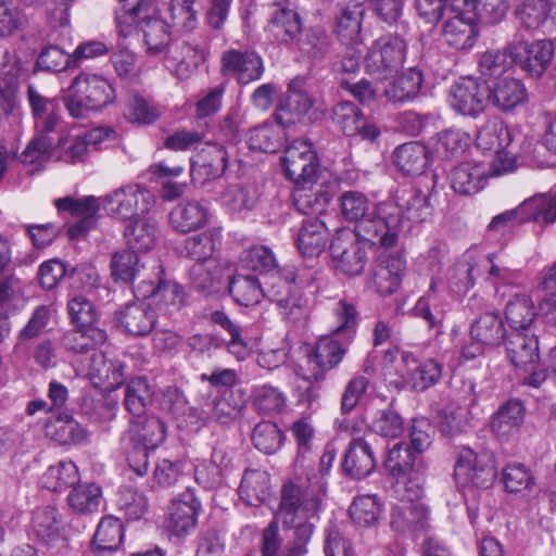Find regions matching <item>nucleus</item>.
<instances>
[{"label": "nucleus", "instance_id": "f257e3e1", "mask_svg": "<svg viewBox=\"0 0 556 556\" xmlns=\"http://www.w3.org/2000/svg\"><path fill=\"white\" fill-rule=\"evenodd\" d=\"M319 270L302 269L288 265L276 268L264 276V296L278 306L282 318L294 327H304L308 319V300L300 292L299 287L316 286L323 280Z\"/></svg>", "mask_w": 556, "mask_h": 556}, {"label": "nucleus", "instance_id": "f03ea898", "mask_svg": "<svg viewBox=\"0 0 556 556\" xmlns=\"http://www.w3.org/2000/svg\"><path fill=\"white\" fill-rule=\"evenodd\" d=\"M295 484H283L279 507L274 519L263 530L261 552L263 556H277L281 548L282 540L279 536L278 522L286 527L295 525L298 519H313L317 517L323 502V489L318 481L313 489L301 492Z\"/></svg>", "mask_w": 556, "mask_h": 556}, {"label": "nucleus", "instance_id": "7ed1b4c3", "mask_svg": "<svg viewBox=\"0 0 556 556\" xmlns=\"http://www.w3.org/2000/svg\"><path fill=\"white\" fill-rule=\"evenodd\" d=\"M432 214L429 197L417 189H405L379 202L378 217L384 220L383 248L397 243L401 232L413 223L427 220Z\"/></svg>", "mask_w": 556, "mask_h": 556}, {"label": "nucleus", "instance_id": "20e7f679", "mask_svg": "<svg viewBox=\"0 0 556 556\" xmlns=\"http://www.w3.org/2000/svg\"><path fill=\"white\" fill-rule=\"evenodd\" d=\"M116 24L121 36H129L132 29L141 33L150 54L161 53L170 41V26L160 17L152 0H138L130 10L117 13Z\"/></svg>", "mask_w": 556, "mask_h": 556}, {"label": "nucleus", "instance_id": "39448f33", "mask_svg": "<svg viewBox=\"0 0 556 556\" xmlns=\"http://www.w3.org/2000/svg\"><path fill=\"white\" fill-rule=\"evenodd\" d=\"M27 100L38 136L27 144L21 159L23 163L33 164L43 159L53 147L54 142L48 135L56 129L61 116L58 99L43 96L33 84L27 87Z\"/></svg>", "mask_w": 556, "mask_h": 556}, {"label": "nucleus", "instance_id": "423d86ee", "mask_svg": "<svg viewBox=\"0 0 556 556\" xmlns=\"http://www.w3.org/2000/svg\"><path fill=\"white\" fill-rule=\"evenodd\" d=\"M115 100V90L111 83L97 74L81 73L68 87L63 98L64 105L74 118H83L89 111L105 108Z\"/></svg>", "mask_w": 556, "mask_h": 556}, {"label": "nucleus", "instance_id": "0eeeda50", "mask_svg": "<svg viewBox=\"0 0 556 556\" xmlns=\"http://www.w3.org/2000/svg\"><path fill=\"white\" fill-rule=\"evenodd\" d=\"M343 217L355 223V236L383 248L384 220L378 217L379 203L371 207L370 201L363 192L350 190L340 195Z\"/></svg>", "mask_w": 556, "mask_h": 556}, {"label": "nucleus", "instance_id": "6e6552de", "mask_svg": "<svg viewBox=\"0 0 556 556\" xmlns=\"http://www.w3.org/2000/svg\"><path fill=\"white\" fill-rule=\"evenodd\" d=\"M517 135L500 118L486 121L478 130L477 147L483 152L494 153L490 164V176H501L516 168L511 146Z\"/></svg>", "mask_w": 556, "mask_h": 556}, {"label": "nucleus", "instance_id": "1a4fd4ad", "mask_svg": "<svg viewBox=\"0 0 556 556\" xmlns=\"http://www.w3.org/2000/svg\"><path fill=\"white\" fill-rule=\"evenodd\" d=\"M102 203L110 216L127 220L148 213L155 204V195L142 185L129 184L106 194Z\"/></svg>", "mask_w": 556, "mask_h": 556}, {"label": "nucleus", "instance_id": "9d476101", "mask_svg": "<svg viewBox=\"0 0 556 556\" xmlns=\"http://www.w3.org/2000/svg\"><path fill=\"white\" fill-rule=\"evenodd\" d=\"M163 275V266L154 262L153 278L139 282L135 287V295L142 299L153 298L159 309L172 316L184 306L185 293L178 283L164 280Z\"/></svg>", "mask_w": 556, "mask_h": 556}, {"label": "nucleus", "instance_id": "9b49d317", "mask_svg": "<svg viewBox=\"0 0 556 556\" xmlns=\"http://www.w3.org/2000/svg\"><path fill=\"white\" fill-rule=\"evenodd\" d=\"M454 471L456 480L463 485L488 488L496 475L494 455L488 450L476 452L470 447H463Z\"/></svg>", "mask_w": 556, "mask_h": 556}, {"label": "nucleus", "instance_id": "f8f14e48", "mask_svg": "<svg viewBox=\"0 0 556 556\" xmlns=\"http://www.w3.org/2000/svg\"><path fill=\"white\" fill-rule=\"evenodd\" d=\"M406 45L399 36L387 35L377 39L365 56L366 70L378 78L396 72L405 60Z\"/></svg>", "mask_w": 556, "mask_h": 556}, {"label": "nucleus", "instance_id": "ddd939ff", "mask_svg": "<svg viewBox=\"0 0 556 556\" xmlns=\"http://www.w3.org/2000/svg\"><path fill=\"white\" fill-rule=\"evenodd\" d=\"M286 176L295 185L312 184L319 169L318 156L313 144L304 139L290 142L281 159Z\"/></svg>", "mask_w": 556, "mask_h": 556}, {"label": "nucleus", "instance_id": "4468645a", "mask_svg": "<svg viewBox=\"0 0 556 556\" xmlns=\"http://www.w3.org/2000/svg\"><path fill=\"white\" fill-rule=\"evenodd\" d=\"M354 237L350 231H338L329 247L336 270L349 277L361 275L368 261L364 244Z\"/></svg>", "mask_w": 556, "mask_h": 556}, {"label": "nucleus", "instance_id": "2eb2a0df", "mask_svg": "<svg viewBox=\"0 0 556 556\" xmlns=\"http://www.w3.org/2000/svg\"><path fill=\"white\" fill-rule=\"evenodd\" d=\"M211 38L204 33L169 50L167 66L179 79L188 78L210 53Z\"/></svg>", "mask_w": 556, "mask_h": 556}, {"label": "nucleus", "instance_id": "dca6fc26", "mask_svg": "<svg viewBox=\"0 0 556 556\" xmlns=\"http://www.w3.org/2000/svg\"><path fill=\"white\" fill-rule=\"evenodd\" d=\"M351 336L341 337L336 333L321 337L307 354V363L312 378L320 381L325 372L337 367L343 359L351 343Z\"/></svg>", "mask_w": 556, "mask_h": 556}, {"label": "nucleus", "instance_id": "f3484780", "mask_svg": "<svg viewBox=\"0 0 556 556\" xmlns=\"http://www.w3.org/2000/svg\"><path fill=\"white\" fill-rule=\"evenodd\" d=\"M292 435L294 437L299 452L294 465V477L286 484H295L300 486L301 492L306 493L313 489L314 482L318 481L321 484L323 496L325 495V483L318 475L313 472L311 464L306 465V455L312 450V441L314 437L313 427L305 420H298L291 427Z\"/></svg>", "mask_w": 556, "mask_h": 556}, {"label": "nucleus", "instance_id": "a211bd4d", "mask_svg": "<svg viewBox=\"0 0 556 556\" xmlns=\"http://www.w3.org/2000/svg\"><path fill=\"white\" fill-rule=\"evenodd\" d=\"M448 98L455 111L476 117L489 104L488 84L477 78L463 77L451 86Z\"/></svg>", "mask_w": 556, "mask_h": 556}, {"label": "nucleus", "instance_id": "6ab92c4d", "mask_svg": "<svg viewBox=\"0 0 556 556\" xmlns=\"http://www.w3.org/2000/svg\"><path fill=\"white\" fill-rule=\"evenodd\" d=\"M242 402L236 397L232 390H224L222 393L205 401L201 407H189V418L195 419L200 425L215 421L220 425L231 424L239 415Z\"/></svg>", "mask_w": 556, "mask_h": 556}, {"label": "nucleus", "instance_id": "aec40b11", "mask_svg": "<svg viewBox=\"0 0 556 556\" xmlns=\"http://www.w3.org/2000/svg\"><path fill=\"white\" fill-rule=\"evenodd\" d=\"M222 73L247 85L261 78L264 72L262 58L251 50L229 49L222 54Z\"/></svg>", "mask_w": 556, "mask_h": 556}, {"label": "nucleus", "instance_id": "412c9836", "mask_svg": "<svg viewBox=\"0 0 556 556\" xmlns=\"http://www.w3.org/2000/svg\"><path fill=\"white\" fill-rule=\"evenodd\" d=\"M111 277L117 283L132 285L134 288L143 279L153 278V266L150 273L146 258L130 249H123L113 253L110 263Z\"/></svg>", "mask_w": 556, "mask_h": 556}, {"label": "nucleus", "instance_id": "4be33fe9", "mask_svg": "<svg viewBox=\"0 0 556 556\" xmlns=\"http://www.w3.org/2000/svg\"><path fill=\"white\" fill-rule=\"evenodd\" d=\"M200 507V502L189 491L173 500L165 521L168 532L176 536L188 535L197 526Z\"/></svg>", "mask_w": 556, "mask_h": 556}, {"label": "nucleus", "instance_id": "5701e85b", "mask_svg": "<svg viewBox=\"0 0 556 556\" xmlns=\"http://www.w3.org/2000/svg\"><path fill=\"white\" fill-rule=\"evenodd\" d=\"M59 211H67L74 217L79 218L76 223L72 224L67 229V235L71 239H77L85 236L91 228L94 227L97 222V213L100 204L97 198L86 197L84 199H74L65 197L55 200L54 202Z\"/></svg>", "mask_w": 556, "mask_h": 556}, {"label": "nucleus", "instance_id": "b1692460", "mask_svg": "<svg viewBox=\"0 0 556 556\" xmlns=\"http://www.w3.org/2000/svg\"><path fill=\"white\" fill-rule=\"evenodd\" d=\"M155 311L143 302H134L121 306L115 313L116 326L132 337L149 334L156 325Z\"/></svg>", "mask_w": 556, "mask_h": 556}, {"label": "nucleus", "instance_id": "393cba45", "mask_svg": "<svg viewBox=\"0 0 556 556\" xmlns=\"http://www.w3.org/2000/svg\"><path fill=\"white\" fill-rule=\"evenodd\" d=\"M266 29L276 41L287 45L295 43L303 30L299 13L285 3L271 5Z\"/></svg>", "mask_w": 556, "mask_h": 556}, {"label": "nucleus", "instance_id": "a878e982", "mask_svg": "<svg viewBox=\"0 0 556 556\" xmlns=\"http://www.w3.org/2000/svg\"><path fill=\"white\" fill-rule=\"evenodd\" d=\"M516 65L533 77H540L546 70L554 53L551 40H538L532 45L515 42Z\"/></svg>", "mask_w": 556, "mask_h": 556}, {"label": "nucleus", "instance_id": "bb28decb", "mask_svg": "<svg viewBox=\"0 0 556 556\" xmlns=\"http://www.w3.org/2000/svg\"><path fill=\"white\" fill-rule=\"evenodd\" d=\"M376 456L371 445L364 439L351 440L343 456V472L352 479H363L375 470Z\"/></svg>", "mask_w": 556, "mask_h": 556}, {"label": "nucleus", "instance_id": "cd10ccee", "mask_svg": "<svg viewBox=\"0 0 556 556\" xmlns=\"http://www.w3.org/2000/svg\"><path fill=\"white\" fill-rule=\"evenodd\" d=\"M125 365L117 358H108L102 352L93 353L87 369V376L94 386L106 390L121 387L125 379Z\"/></svg>", "mask_w": 556, "mask_h": 556}, {"label": "nucleus", "instance_id": "c85d7f7f", "mask_svg": "<svg viewBox=\"0 0 556 556\" xmlns=\"http://www.w3.org/2000/svg\"><path fill=\"white\" fill-rule=\"evenodd\" d=\"M301 85L300 79L289 84L286 99L276 111V119L283 127L300 122L313 106V99Z\"/></svg>", "mask_w": 556, "mask_h": 556}, {"label": "nucleus", "instance_id": "c756f323", "mask_svg": "<svg viewBox=\"0 0 556 556\" xmlns=\"http://www.w3.org/2000/svg\"><path fill=\"white\" fill-rule=\"evenodd\" d=\"M210 218L208 207L202 202L190 200L178 203L168 214L173 230L187 233L203 228Z\"/></svg>", "mask_w": 556, "mask_h": 556}, {"label": "nucleus", "instance_id": "7c9ffc66", "mask_svg": "<svg viewBox=\"0 0 556 556\" xmlns=\"http://www.w3.org/2000/svg\"><path fill=\"white\" fill-rule=\"evenodd\" d=\"M392 529L403 534H414L428 526V510L422 503L399 501L391 511Z\"/></svg>", "mask_w": 556, "mask_h": 556}, {"label": "nucleus", "instance_id": "2f4dec72", "mask_svg": "<svg viewBox=\"0 0 556 556\" xmlns=\"http://www.w3.org/2000/svg\"><path fill=\"white\" fill-rule=\"evenodd\" d=\"M489 104L501 112L514 111L527 100V89L516 78L505 77L493 86L488 85Z\"/></svg>", "mask_w": 556, "mask_h": 556}, {"label": "nucleus", "instance_id": "473e14b6", "mask_svg": "<svg viewBox=\"0 0 556 556\" xmlns=\"http://www.w3.org/2000/svg\"><path fill=\"white\" fill-rule=\"evenodd\" d=\"M506 354L516 368L531 370L540 357L539 341L534 336L514 332L506 341Z\"/></svg>", "mask_w": 556, "mask_h": 556}, {"label": "nucleus", "instance_id": "72a5a7b5", "mask_svg": "<svg viewBox=\"0 0 556 556\" xmlns=\"http://www.w3.org/2000/svg\"><path fill=\"white\" fill-rule=\"evenodd\" d=\"M405 261L400 255H381L372 270V281L381 295L394 293L401 282Z\"/></svg>", "mask_w": 556, "mask_h": 556}, {"label": "nucleus", "instance_id": "f704fd0d", "mask_svg": "<svg viewBox=\"0 0 556 556\" xmlns=\"http://www.w3.org/2000/svg\"><path fill=\"white\" fill-rule=\"evenodd\" d=\"M328 239L325 223L319 218H309L302 222L295 242L304 257H316L325 250Z\"/></svg>", "mask_w": 556, "mask_h": 556}, {"label": "nucleus", "instance_id": "c9c22d12", "mask_svg": "<svg viewBox=\"0 0 556 556\" xmlns=\"http://www.w3.org/2000/svg\"><path fill=\"white\" fill-rule=\"evenodd\" d=\"M442 33L446 42L456 49L471 48L478 37L477 21L455 14H444Z\"/></svg>", "mask_w": 556, "mask_h": 556}, {"label": "nucleus", "instance_id": "e433bc0d", "mask_svg": "<svg viewBox=\"0 0 556 556\" xmlns=\"http://www.w3.org/2000/svg\"><path fill=\"white\" fill-rule=\"evenodd\" d=\"M384 466L393 477H406L426 469L422 456L404 442L395 443L388 451Z\"/></svg>", "mask_w": 556, "mask_h": 556}, {"label": "nucleus", "instance_id": "4c0bfd02", "mask_svg": "<svg viewBox=\"0 0 556 556\" xmlns=\"http://www.w3.org/2000/svg\"><path fill=\"white\" fill-rule=\"evenodd\" d=\"M295 45L299 51L313 62L325 60L333 51L331 35L320 26L303 29Z\"/></svg>", "mask_w": 556, "mask_h": 556}, {"label": "nucleus", "instance_id": "58836bf2", "mask_svg": "<svg viewBox=\"0 0 556 556\" xmlns=\"http://www.w3.org/2000/svg\"><path fill=\"white\" fill-rule=\"evenodd\" d=\"M129 433L139 446L156 448L165 439V424L156 416L141 415L131 418Z\"/></svg>", "mask_w": 556, "mask_h": 556}, {"label": "nucleus", "instance_id": "ea45409f", "mask_svg": "<svg viewBox=\"0 0 556 556\" xmlns=\"http://www.w3.org/2000/svg\"><path fill=\"white\" fill-rule=\"evenodd\" d=\"M525 415L523 403L518 399H509L494 413L491 429L500 438L509 437L519 430Z\"/></svg>", "mask_w": 556, "mask_h": 556}, {"label": "nucleus", "instance_id": "a19ab883", "mask_svg": "<svg viewBox=\"0 0 556 556\" xmlns=\"http://www.w3.org/2000/svg\"><path fill=\"white\" fill-rule=\"evenodd\" d=\"M392 156L396 168L407 175L424 173L429 163L428 149L418 141H410L399 146L393 151Z\"/></svg>", "mask_w": 556, "mask_h": 556}, {"label": "nucleus", "instance_id": "79ce46f5", "mask_svg": "<svg viewBox=\"0 0 556 556\" xmlns=\"http://www.w3.org/2000/svg\"><path fill=\"white\" fill-rule=\"evenodd\" d=\"M293 204L302 214L323 213L332 199L331 192L324 186L295 185L292 193Z\"/></svg>", "mask_w": 556, "mask_h": 556}, {"label": "nucleus", "instance_id": "37998d69", "mask_svg": "<svg viewBox=\"0 0 556 556\" xmlns=\"http://www.w3.org/2000/svg\"><path fill=\"white\" fill-rule=\"evenodd\" d=\"M450 178L455 192L472 194L483 188L486 170L479 163L465 162L452 169Z\"/></svg>", "mask_w": 556, "mask_h": 556}, {"label": "nucleus", "instance_id": "c03bdc74", "mask_svg": "<svg viewBox=\"0 0 556 556\" xmlns=\"http://www.w3.org/2000/svg\"><path fill=\"white\" fill-rule=\"evenodd\" d=\"M157 223L152 218H135L125 227L124 237L128 249L136 252H148L156 242Z\"/></svg>", "mask_w": 556, "mask_h": 556}, {"label": "nucleus", "instance_id": "a18cd8bd", "mask_svg": "<svg viewBox=\"0 0 556 556\" xmlns=\"http://www.w3.org/2000/svg\"><path fill=\"white\" fill-rule=\"evenodd\" d=\"M122 521L114 516H105L99 522L93 541L92 549L98 556L115 552L123 542Z\"/></svg>", "mask_w": 556, "mask_h": 556}, {"label": "nucleus", "instance_id": "49530a36", "mask_svg": "<svg viewBox=\"0 0 556 556\" xmlns=\"http://www.w3.org/2000/svg\"><path fill=\"white\" fill-rule=\"evenodd\" d=\"M421 71L410 67L384 88L383 94L388 101L404 102L416 98L422 86Z\"/></svg>", "mask_w": 556, "mask_h": 556}, {"label": "nucleus", "instance_id": "de8ad7c7", "mask_svg": "<svg viewBox=\"0 0 556 556\" xmlns=\"http://www.w3.org/2000/svg\"><path fill=\"white\" fill-rule=\"evenodd\" d=\"M506 329L498 314L488 312L476 318L470 325L472 340L485 343L489 346H497L505 338Z\"/></svg>", "mask_w": 556, "mask_h": 556}, {"label": "nucleus", "instance_id": "09e8293b", "mask_svg": "<svg viewBox=\"0 0 556 556\" xmlns=\"http://www.w3.org/2000/svg\"><path fill=\"white\" fill-rule=\"evenodd\" d=\"M229 292L243 306L255 305L264 298L263 282L253 274L238 271L230 279Z\"/></svg>", "mask_w": 556, "mask_h": 556}, {"label": "nucleus", "instance_id": "8fccbe9b", "mask_svg": "<svg viewBox=\"0 0 556 556\" xmlns=\"http://www.w3.org/2000/svg\"><path fill=\"white\" fill-rule=\"evenodd\" d=\"M521 207L527 222L549 225L556 220V193L553 191L536 193L526 199Z\"/></svg>", "mask_w": 556, "mask_h": 556}, {"label": "nucleus", "instance_id": "3c124183", "mask_svg": "<svg viewBox=\"0 0 556 556\" xmlns=\"http://www.w3.org/2000/svg\"><path fill=\"white\" fill-rule=\"evenodd\" d=\"M269 476L260 469H247L239 485L242 501L250 506L261 505L268 495Z\"/></svg>", "mask_w": 556, "mask_h": 556}, {"label": "nucleus", "instance_id": "603ef678", "mask_svg": "<svg viewBox=\"0 0 556 556\" xmlns=\"http://www.w3.org/2000/svg\"><path fill=\"white\" fill-rule=\"evenodd\" d=\"M108 339L106 331L100 327L79 328L71 330L62 338L63 346L75 354H85Z\"/></svg>", "mask_w": 556, "mask_h": 556}, {"label": "nucleus", "instance_id": "864d4df0", "mask_svg": "<svg viewBox=\"0 0 556 556\" xmlns=\"http://www.w3.org/2000/svg\"><path fill=\"white\" fill-rule=\"evenodd\" d=\"M46 434L60 444H77L85 437V429L71 416H58L46 424Z\"/></svg>", "mask_w": 556, "mask_h": 556}, {"label": "nucleus", "instance_id": "5fc2aeb1", "mask_svg": "<svg viewBox=\"0 0 556 556\" xmlns=\"http://www.w3.org/2000/svg\"><path fill=\"white\" fill-rule=\"evenodd\" d=\"M78 481V469L72 460H60L50 466L41 477L42 486L53 492L74 488Z\"/></svg>", "mask_w": 556, "mask_h": 556}, {"label": "nucleus", "instance_id": "6e6d98bb", "mask_svg": "<svg viewBox=\"0 0 556 556\" xmlns=\"http://www.w3.org/2000/svg\"><path fill=\"white\" fill-rule=\"evenodd\" d=\"M551 12L549 0H515V16L529 30L540 28Z\"/></svg>", "mask_w": 556, "mask_h": 556}, {"label": "nucleus", "instance_id": "4d7b16f0", "mask_svg": "<svg viewBox=\"0 0 556 556\" xmlns=\"http://www.w3.org/2000/svg\"><path fill=\"white\" fill-rule=\"evenodd\" d=\"M61 520L58 510L51 506L36 508L31 518L33 534L42 543L49 544L59 538Z\"/></svg>", "mask_w": 556, "mask_h": 556}, {"label": "nucleus", "instance_id": "13d9d810", "mask_svg": "<svg viewBox=\"0 0 556 556\" xmlns=\"http://www.w3.org/2000/svg\"><path fill=\"white\" fill-rule=\"evenodd\" d=\"M361 4L345 7L337 21L338 38L345 45H361V28L364 16Z\"/></svg>", "mask_w": 556, "mask_h": 556}, {"label": "nucleus", "instance_id": "bf43d9fd", "mask_svg": "<svg viewBox=\"0 0 556 556\" xmlns=\"http://www.w3.org/2000/svg\"><path fill=\"white\" fill-rule=\"evenodd\" d=\"M153 391L144 378L131 379L125 390L124 405L132 418L144 415L151 404Z\"/></svg>", "mask_w": 556, "mask_h": 556}, {"label": "nucleus", "instance_id": "052dcab7", "mask_svg": "<svg viewBox=\"0 0 556 556\" xmlns=\"http://www.w3.org/2000/svg\"><path fill=\"white\" fill-rule=\"evenodd\" d=\"M516 64L514 43L507 49L485 51L479 61V70L484 77H498Z\"/></svg>", "mask_w": 556, "mask_h": 556}, {"label": "nucleus", "instance_id": "680f3d73", "mask_svg": "<svg viewBox=\"0 0 556 556\" xmlns=\"http://www.w3.org/2000/svg\"><path fill=\"white\" fill-rule=\"evenodd\" d=\"M217 239V231H203L185 239L180 252L184 256L192 258L195 262L214 260L213 253L216 248Z\"/></svg>", "mask_w": 556, "mask_h": 556}, {"label": "nucleus", "instance_id": "e2e57ef3", "mask_svg": "<svg viewBox=\"0 0 556 556\" xmlns=\"http://www.w3.org/2000/svg\"><path fill=\"white\" fill-rule=\"evenodd\" d=\"M505 317L516 332L527 330L535 317L531 299L527 295H516L510 299L505 307Z\"/></svg>", "mask_w": 556, "mask_h": 556}, {"label": "nucleus", "instance_id": "0e129e2a", "mask_svg": "<svg viewBox=\"0 0 556 556\" xmlns=\"http://www.w3.org/2000/svg\"><path fill=\"white\" fill-rule=\"evenodd\" d=\"M101 500L102 490L94 483L75 485L67 496L70 507L78 514L97 511Z\"/></svg>", "mask_w": 556, "mask_h": 556}, {"label": "nucleus", "instance_id": "69168bd1", "mask_svg": "<svg viewBox=\"0 0 556 556\" xmlns=\"http://www.w3.org/2000/svg\"><path fill=\"white\" fill-rule=\"evenodd\" d=\"M257 199L256 189L242 184H231L227 186L220 195L223 205L233 213L252 210Z\"/></svg>", "mask_w": 556, "mask_h": 556}, {"label": "nucleus", "instance_id": "338daca9", "mask_svg": "<svg viewBox=\"0 0 556 556\" xmlns=\"http://www.w3.org/2000/svg\"><path fill=\"white\" fill-rule=\"evenodd\" d=\"M189 277L199 291H212L220 282L222 268L215 258L195 262L189 270Z\"/></svg>", "mask_w": 556, "mask_h": 556}, {"label": "nucleus", "instance_id": "774afa93", "mask_svg": "<svg viewBox=\"0 0 556 556\" xmlns=\"http://www.w3.org/2000/svg\"><path fill=\"white\" fill-rule=\"evenodd\" d=\"M251 439L255 448L265 454H274L280 450L285 437L276 424L262 421L254 427Z\"/></svg>", "mask_w": 556, "mask_h": 556}]
</instances>
